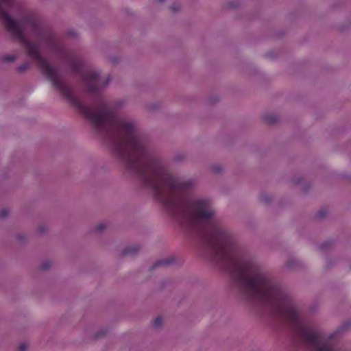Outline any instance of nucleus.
I'll list each match as a JSON object with an SVG mask.
<instances>
[{
  "label": "nucleus",
  "instance_id": "bb28decb",
  "mask_svg": "<svg viewBox=\"0 0 351 351\" xmlns=\"http://www.w3.org/2000/svg\"><path fill=\"white\" fill-rule=\"evenodd\" d=\"M218 101V99L217 97H211L209 99V101L213 104Z\"/></svg>",
  "mask_w": 351,
  "mask_h": 351
},
{
  "label": "nucleus",
  "instance_id": "9d476101",
  "mask_svg": "<svg viewBox=\"0 0 351 351\" xmlns=\"http://www.w3.org/2000/svg\"><path fill=\"white\" fill-rule=\"evenodd\" d=\"M30 66V64L27 62H24L23 64L19 66L16 69V71L19 73H25Z\"/></svg>",
  "mask_w": 351,
  "mask_h": 351
},
{
  "label": "nucleus",
  "instance_id": "aec40b11",
  "mask_svg": "<svg viewBox=\"0 0 351 351\" xmlns=\"http://www.w3.org/2000/svg\"><path fill=\"white\" fill-rule=\"evenodd\" d=\"M106 332V330H100L95 334V338L97 339L104 335Z\"/></svg>",
  "mask_w": 351,
  "mask_h": 351
},
{
  "label": "nucleus",
  "instance_id": "f257e3e1",
  "mask_svg": "<svg viewBox=\"0 0 351 351\" xmlns=\"http://www.w3.org/2000/svg\"><path fill=\"white\" fill-rule=\"evenodd\" d=\"M14 6V0H0V19L6 29L23 45L27 56L38 65L52 86L69 100L108 143L123 163L127 174L151 189L161 203H213L208 197L193 194L197 186L196 178L176 179L164 155L143 131L138 121L118 113L125 106L126 101H110L103 93L112 81L110 74L103 77L101 71L97 69L84 72L82 83L90 97V104L77 97L72 86L65 82L59 66L50 63L43 56L40 43L64 60L73 72H80L82 62L67 51L53 33L43 29L32 14L25 13L19 21L13 19L8 12Z\"/></svg>",
  "mask_w": 351,
  "mask_h": 351
},
{
  "label": "nucleus",
  "instance_id": "7ed1b4c3",
  "mask_svg": "<svg viewBox=\"0 0 351 351\" xmlns=\"http://www.w3.org/2000/svg\"><path fill=\"white\" fill-rule=\"evenodd\" d=\"M141 250V247L138 244H134L126 247L122 252V256H134Z\"/></svg>",
  "mask_w": 351,
  "mask_h": 351
},
{
  "label": "nucleus",
  "instance_id": "6e6552de",
  "mask_svg": "<svg viewBox=\"0 0 351 351\" xmlns=\"http://www.w3.org/2000/svg\"><path fill=\"white\" fill-rule=\"evenodd\" d=\"M186 159V155L184 152H176L172 157L173 162L176 163H181L185 161Z\"/></svg>",
  "mask_w": 351,
  "mask_h": 351
},
{
  "label": "nucleus",
  "instance_id": "0eeeda50",
  "mask_svg": "<svg viewBox=\"0 0 351 351\" xmlns=\"http://www.w3.org/2000/svg\"><path fill=\"white\" fill-rule=\"evenodd\" d=\"M264 121L267 124H274L278 122L279 118L274 114H265L263 117Z\"/></svg>",
  "mask_w": 351,
  "mask_h": 351
},
{
  "label": "nucleus",
  "instance_id": "2eb2a0df",
  "mask_svg": "<svg viewBox=\"0 0 351 351\" xmlns=\"http://www.w3.org/2000/svg\"><path fill=\"white\" fill-rule=\"evenodd\" d=\"M51 262L47 261L42 263L41 265V269L44 271L49 269L51 267Z\"/></svg>",
  "mask_w": 351,
  "mask_h": 351
},
{
  "label": "nucleus",
  "instance_id": "423d86ee",
  "mask_svg": "<svg viewBox=\"0 0 351 351\" xmlns=\"http://www.w3.org/2000/svg\"><path fill=\"white\" fill-rule=\"evenodd\" d=\"M259 200L262 204L269 205L273 200V196L266 192H262L259 195Z\"/></svg>",
  "mask_w": 351,
  "mask_h": 351
},
{
  "label": "nucleus",
  "instance_id": "4468645a",
  "mask_svg": "<svg viewBox=\"0 0 351 351\" xmlns=\"http://www.w3.org/2000/svg\"><path fill=\"white\" fill-rule=\"evenodd\" d=\"M47 230H48L47 226L44 223L38 225V228H37L38 232L40 234H43L45 233H46L47 232Z\"/></svg>",
  "mask_w": 351,
  "mask_h": 351
},
{
  "label": "nucleus",
  "instance_id": "393cba45",
  "mask_svg": "<svg viewBox=\"0 0 351 351\" xmlns=\"http://www.w3.org/2000/svg\"><path fill=\"white\" fill-rule=\"evenodd\" d=\"M303 181V178L300 177L299 178H295L294 179V182L296 184H300L302 183V182Z\"/></svg>",
  "mask_w": 351,
  "mask_h": 351
},
{
  "label": "nucleus",
  "instance_id": "5701e85b",
  "mask_svg": "<svg viewBox=\"0 0 351 351\" xmlns=\"http://www.w3.org/2000/svg\"><path fill=\"white\" fill-rule=\"evenodd\" d=\"M17 239L20 242H23L25 240V236L20 234L17 236Z\"/></svg>",
  "mask_w": 351,
  "mask_h": 351
},
{
  "label": "nucleus",
  "instance_id": "a878e982",
  "mask_svg": "<svg viewBox=\"0 0 351 351\" xmlns=\"http://www.w3.org/2000/svg\"><path fill=\"white\" fill-rule=\"evenodd\" d=\"M110 61L113 63H117L118 62V58H116V57H111L110 58Z\"/></svg>",
  "mask_w": 351,
  "mask_h": 351
},
{
  "label": "nucleus",
  "instance_id": "ddd939ff",
  "mask_svg": "<svg viewBox=\"0 0 351 351\" xmlns=\"http://www.w3.org/2000/svg\"><path fill=\"white\" fill-rule=\"evenodd\" d=\"M106 227H107V224H106V223H105V222H101V223H99V224L96 226V228H95V231H96V232H97V233H98V234H101V233L103 232V231H104V230H106Z\"/></svg>",
  "mask_w": 351,
  "mask_h": 351
},
{
  "label": "nucleus",
  "instance_id": "c85d7f7f",
  "mask_svg": "<svg viewBox=\"0 0 351 351\" xmlns=\"http://www.w3.org/2000/svg\"><path fill=\"white\" fill-rule=\"evenodd\" d=\"M327 265V267H330V265H331V260L330 259H328L327 260V265Z\"/></svg>",
  "mask_w": 351,
  "mask_h": 351
},
{
  "label": "nucleus",
  "instance_id": "f8f14e48",
  "mask_svg": "<svg viewBox=\"0 0 351 351\" xmlns=\"http://www.w3.org/2000/svg\"><path fill=\"white\" fill-rule=\"evenodd\" d=\"M2 61L4 62H12L16 60V56L14 55H5L2 58Z\"/></svg>",
  "mask_w": 351,
  "mask_h": 351
},
{
  "label": "nucleus",
  "instance_id": "1a4fd4ad",
  "mask_svg": "<svg viewBox=\"0 0 351 351\" xmlns=\"http://www.w3.org/2000/svg\"><path fill=\"white\" fill-rule=\"evenodd\" d=\"M333 243L332 241H326L320 245L319 248L322 251L325 252L332 247Z\"/></svg>",
  "mask_w": 351,
  "mask_h": 351
},
{
  "label": "nucleus",
  "instance_id": "6ab92c4d",
  "mask_svg": "<svg viewBox=\"0 0 351 351\" xmlns=\"http://www.w3.org/2000/svg\"><path fill=\"white\" fill-rule=\"evenodd\" d=\"M211 169L215 173H219L222 171V167L219 165H213L211 167Z\"/></svg>",
  "mask_w": 351,
  "mask_h": 351
},
{
  "label": "nucleus",
  "instance_id": "cd10ccee",
  "mask_svg": "<svg viewBox=\"0 0 351 351\" xmlns=\"http://www.w3.org/2000/svg\"><path fill=\"white\" fill-rule=\"evenodd\" d=\"M308 186L307 185H304V186H302V190L304 191V192H306L308 189Z\"/></svg>",
  "mask_w": 351,
  "mask_h": 351
},
{
  "label": "nucleus",
  "instance_id": "f03ea898",
  "mask_svg": "<svg viewBox=\"0 0 351 351\" xmlns=\"http://www.w3.org/2000/svg\"><path fill=\"white\" fill-rule=\"evenodd\" d=\"M285 267L289 270H295L302 267V263L293 256H290L285 262Z\"/></svg>",
  "mask_w": 351,
  "mask_h": 351
},
{
  "label": "nucleus",
  "instance_id": "412c9836",
  "mask_svg": "<svg viewBox=\"0 0 351 351\" xmlns=\"http://www.w3.org/2000/svg\"><path fill=\"white\" fill-rule=\"evenodd\" d=\"M27 345L25 343H21L19 347V351H27Z\"/></svg>",
  "mask_w": 351,
  "mask_h": 351
},
{
  "label": "nucleus",
  "instance_id": "39448f33",
  "mask_svg": "<svg viewBox=\"0 0 351 351\" xmlns=\"http://www.w3.org/2000/svg\"><path fill=\"white\" fill-rule=\"evenodd\" d=\"M162 108V104L160 101L148 102L145 104V108L149 112H156Z\"/></svg>",
  "mask_w": 351,
  "mask_h": 351
},
{
  "label": "nucleus",
  "instance_id": "20e7f679",
  "mask_svg": "<svg viewBox=\"0 0 351 351\" xmlns=\"http://www.w3.org/2000/svg\"><path fill=\"white\" fill-rule=\"evenodd\" d=\"M175 261L173 257L167 258L159 260L155 262L150 267L151 269H154L158 267H165L172 264Z\"/></svg>",
  "mask_w": 351,
  "mask_h": 351
},
{
  "label": "nucleus",
  "instance_id": "9b49d317",
  "mask_svg": "<svg viewBox=\"0 0 351 351\" xmlns=\"http://www.w3.org/2000/svg\"><path fill=\"white\" fill-rule=\"evenodd\" d=\"M328 215V210L326 208H322L315 214V218L317 219H322L325 218Z\"/></svg>",
  "mask_w": 351,
  "mask_h": 351
},
{
  "label": "nucleus",
  "instance_id": "f3484780",
  "mask_svg": "<svg viewBox=\"0 0 351 351\" xmlns=\"http://www.w3.org/2000/svg\"><path fill=\"white\" fill-rule=\"evenodd\" d=\"M162 318L160 317H157L154 319V321L153 322V325L155 328H158L162 325Z\"/></svg>",
  "mask_w": 351,
  "mask_h": 351
},
{
  "label": "nucleus",
  "instance_id": "dca6fc26",
  "mask_svg": "<svg viewBox=\"0 0 351 351\" xmlns=\"http://www.w3.org/2000/svg\"><path fill=\"white\" fill-rule=\"evenodd\" d=\"M240 4V2L238 0L230 1L228 3L227 6L229 8H237Z\"/></svg>",
  "mask_w": 351,
  "mask_h": 351
},
{
  "label": "nucleus",
  "instance_id": "c756f323",
  "mask_svg": "<svg viewBox=\"0 0 351 351\" xmlns=\"http://www.w3.org/2000/svg\"><path fill=\"white\" fill-rule=\"evenodd\" d=\"M156 1H158V2L162 3V2H163L165 0H156Z\"/></svg>",
  "mask_w": 351,
  "mask_h": 351
},
{
  "label": "nucleus",
  "instance_id": "a211bd4d",
  "mask_svg": "<svg viewBox=\"0 0 351 351\" xmlns=\"http://www.w3.org/2000/svg\"><path fill=\"white\" fill-rule=\"evenodd\" d=\"M9 214V210L7 208H2L0 210V219L5 218Z\"/></svg>",
  "mask_w": 351,
  "mask_h": 351
},
{
  "label": "nucleus",
  "instance_id": "4be33fe9",
  "mask_svg": "<svg viewBox=\"0 0 351 351\" xmlns=\"http://www.w3.org/2000/svg\"><path fill=\"white\" fill-rule=\"evenodd\" d=\"M67 35L69 36V37H72V38H74V37H76L77 36V33L74 30H69L67 32Z\"/></svg>",
  "mask_w": 351,
  "mask_h": 351
},
{
  "label": "nucleus",
  "instance_id": "b1692460",
  "mask_svg": "<svg viewBox=\"0 0 351 351\" xmlns=\"http://www.w3.org/2000/svg\"><path fill=\"white\" fill-rule=\"evenodd\" d=\"M171 9L173 12H178V11H179L180 10V7L179 5H173L172 6H171Z\"/></svg>",
  "mask_w": 351,
  "mask_h": 351
}]
</instances>
